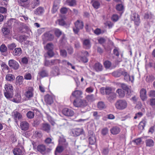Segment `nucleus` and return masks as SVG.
<instances>
[{
	"instance_id": "f257e3e1",
	"label": "nucleus",
	"mask_w": 155,
	"mask_h": 155,
	"mask_svg": "<svg viewBox=\"0 0 155 155\" xmlns=\"http://www.w3.org/2000/svg\"><path fill=\"white\" fill-rule=\"evenodd\" d=\"M5 89L4 93L6 97L8 99L12 97L14 91L12 85L9 84H6L5 86Z\"/></svg>"
},
{
	"instance_id": "f03ea898",
	"label": "nucleus",
	"mask_w": 155,
	"mask_h": 155,
	"mask_svg": "<svg viewBox=\"0 0 155 155\" xmlns=\"http://www.w3.org/2000/svg\"><path fill=\"white\" fill-rule=\"evenodd\" d=\"M116 108L119 110H123L125 109L127 107V101L124 99L117 100L115 104Z\"/></svg>"
},
{
	"instance_id": "7ed1b4c3",
	"label": "nucleus",
	"mask_w": 155,
	"mask_h": 155,
	"mask_svg": "<svg viewBox=\"0 0 155 155\" xmlns=\"http://www.w3.org/2000/svg\"><path fill=\"white\" fill-rule=\"evenodd\" d=\"M130 20L133 21L135 25L138 26L140 23V19L139 15L136 13L134 12L130 15Z\"/></svg>"
},
{
	"instance_id": "20e7f679",
	"label": "nucleus",
	"mask_w": 155,
	"mask_h": 155,
	"mask_svg": "<svg viewBox=\"0 0 155 155\" xmlns=\"http://www.w3.org/2000/svg\"><path fill=\"white\" fill-rule=\"evenodd\" d=\"M34 95V90L31 87H28L27 88L26 91L24 95L27 100H29L33 97Z\"/></svg>"
},
{
	"instance_id": "39448f33",
	"label": "nucleus",
	"mask_w": 155,
	"mask_h": 155,
	"mask_svg": "<svg viewBox=\"0 0 155 155\" xmlns=\"http://www.w3.org/2000/svg\"><path fill=\"white\" fill-rule=\"evenodd\" d=\"M70 100L71 101L73 102L74 105L76 107H78V91L75 90L73 91L70 97Z\"/></svg>"
},
{
	"instance_id": "423d86ee",
	"label": "nucleus",
	"mask_w": 155,
	"mask_h": 155,
	"mask_svg": "<svg viewBox=\"0 0 155 155\" xmlns=\"http://www.w3.org/2000/svg\"><path fill=\"white\" fill-rule=\"evenodd\" d=\"M9 66L13 69L17 70L19 67V65L18 62L13 59L10 60L8 62Z\"/></svg>"
},
{
	"instance_id": "0eeeda50",
	"label": "nucleus",
	"mask_w": 155,
	"mask_h": 155,
	"mask_svg": "<svg viewBox=\"0 0 155 155\" xmlns=\"http://www.w3.org/2000/svg\"><path fill=\"white\" fill-rule=\"evenodd\" d=\"M81 55L79 56L80 61L85 63L88 62V60L86 56L88 55V53L87 51H81Z\"/></svg>"
},
{
	"instance_id": "6e6552de",
	"label": "nucleus",
	"mask_w": 155,
	"mask_h": 155,
	"mask_svg": "<svg viewBox=\"0 0 155 155\" xmlns=\"http://www.w3.org/2000/svg\"><path fill=\"white\" fill-rule=\"evenodd\" d=\"M43 39L44 41H51L54 38V35L50 32H48L43 35Z\"/></svg>"
},
{
	"instance_id": "1a4fd4ad",
	"label": "nucleus",
	"mask_w": 155,
	"mask_h": 155,
	"mask_svg": "<svg viewBox=\"0 0 155 155\" xmlns=\"http://www.w3.org/2000/svg\"><path fill=\"white\" fill-rule=\"evenodd\" d=\"M62 113L64 115L68 117L72 116L74 114V111L72 110L67 108H65L63 110Z\"/></svg>"
},
{
	"instance_id": "9d476101",
	"label": "nucleus",
	"mask_w": 155,
	"mask_h": 155,
	"mask_svg": "<svg viewBox=\"0 0 155 155\" xmlns=\"http://www.w3.org/2000/svg\"><path fill=\"white\" fill-rule=\"evenodd\" d=\"M13 153L15 155H23L24 152V148H16L14 149L13 151Z\"/></svg>"
},
{
	"instance_id": "9b49d317",
	"label": "nucleus",
	"mask_w": 155,
	"mask_h": 155,
	"mask_svg": "<svg viewBox=\"0 0 155 155\" xmlns=\"http://www.w3.org/2000/svg\"><path fill=\"white\" fill-rule=\"evenodd\" d=\"M140 96L143 101L146 100L147 98V91L145 89L142 88L140 89Z\"/></svg>"
},
{
	"instance_id": "f8f14e48",
	"label": "nucleus",
	"mask_w": 155,
	"mask_h": 155,
	"mask_svg": "<svg viewBox=\"0 0 155 155\" xmlns=\"http://www.w3.org/2000/svg\"><path fill=\"white\" fill-rule=\"evenodd\" d=\"M120 131V129L117 126L113 127L110 129L111 133L113 135H116L118 134Z\"/></svg>"
},
{
	"instance_id": "ddd939ff",
	"label": "nucleus",
	"mask_w": 155,
	"mask_h": 155,
	"mask_svg": "<svg viewBox=\"0 0 155 155\" xmlns=\"http://www.w3.org/2000/svg\"><path fill=\"white\" fill-rule=\"evenodd\" d=\"M116 98V95L114 92L111 93L107 96V100L110 102H112L114 101Z\"/></svg>"
},
{
	"instance_id": "4468645a",
	"label": "nucleus",
	"mask_w": 155,
	"mask_h": 155,
	"mask_svg": "<svg viewBox=\"0 0 155 155\" xmlns=\"http://www.w3.org/2000/svg\"><path fill=\"white\" fill-rule=\"evenodd\" d=\"M45 102L48 104H51L53 102L52 96L49 94L46 95L45 97Z\"/></svg>"
},
{
	"instance_id": "2eb2a0df",
	"label": "nucleus",
	"mask_w": 155,
	"mask_h": 155,
	"mask_svg": "<svg viewBox=\"0 0 155 155\" xmlns=\"http://www.w3.org/2000/svg\"><path fill=\"white\" fill-rule=\"evenodd\" d=\"M84 47L86 49H89L90 48L91 45L90 40L88 39H85L83 41Z\"/></svg>"
},
{
	"instance_id": "dca6fc26",
	"label": "nucleus",
	"mask_w": 155,
	"mask_h": 155,
	"mask_svg": "<svg viewBox=\"0 0 155 155\" xmlns=\"http://www.w3.org/2000/svg\"><path fill=\"white\" fill-rule=\"evenodd\" d=\"M123 75L124 76V80L127 81H131L132 82L134 80V77L133 76H132V78H131L127 72L125 71H124Z\"/></svg>"
},
{
	"instance_id": "f3484780",
	"label": "nucleus",
	"mask_w": 155,
	"mask_h": 155,
	"mask_svg": "<svg viewBox=\"0 0 155 155\" xmlns=\"http://www.w3.org/2000/svg\"><path fill=\"white\" fill-rule=\"evenodd\" d=\"M87 105V102L84 99H78V107H84Z\"/></svg>"
},
{
	"instance_id": "a211bd4d",
	"label": "nucleus",
	"mask_w": 155,
	"mask_h": 155,
	"mask_svg": "<svg viewBox=\"0 0 155 155\" xmlns=\"http://www.w3.org/2000/svg\"><path fill=\"white\" fill-rule=\"evenodd\" d=\"M20 127L22 130H26L29 128V124L26 121H22L20 124Z\"/></svg>"
},
{
	"instance_id": "6ab92c4d",
	"label": "nucleus",
	"mask_w": 155,
	"mask_h": 155,
	"mask_svg": "<svg viewBox=\"0 0 155 155\" xmlns=\"http://www.w3.org/2000/svg\"><path fill=\"white\" fill-rule=\"evenodd\" d=\"M38 150L42 154H44L46 153V148L45 146L43 144H41L38 146Z\"/></svg>"
},
{
	"instance_id": "aec40b11",
	"label": "nucleus",
	"mask_w": 155,
	"mask_h": 155,
	"mask_svg": "<svg viewBox=\"0 0 155 155\" xmlns=\"http://www.w3.org/2000/svg\"><path fill=\"white\" fill-rule=\"evenodd\" d=\"M22 53V50L20 48H15L13 52V54L14 56H20Z\"/></svg>"
},
{
	"instance_id": "412c9836",
	"label": "nucleus",
	"mask_w": 155,
	"mask_h": 155,
	"mask_svg": "<svg viewBox=\"0 0 155 155\" xmlns=\"http://www.w3.org/2000/svg\"><path fill=\"white\" fill-rule=\"evenodd\" d=\"M42 129L47 132H49L50 130V126L49 124L47 123L42 124Z\"/></svg>"
},
{
	"instance_id": "4be33fe9",
	"label": "nucleus",
	"mask_w": 155,
	"mask_h": 155,
	"mask_svg": "<svg viewBox=\"0 0 155 155\" xmlns=\"http://www.w3.org/2000/svg\"><path fill=\"white\" fill-rule=\"evenodd\" d=\"M124 71L121 70H118L115 71L112 73V75L116 77H120L121 75H123Z\"/></svg>"
},
{
	"instance_id": "5701e85b",
	"label": "nucleus",
	"mask_w": 155,
	"mask_h": 155,
	"mask_svg": "<svg viewBox=\"0 0 155 155\" xmlns=\"http://www.w3.org/2000/svg\"><path fill=\"white\" fill-rule=\"evenodd\" d=\"M40 4L39 0H33L31 3L30 5V8H34L38 6Z\"/></svg>"
},
{
	"instance_id": "b1692460",
	"label": "nucleus",
	"mask_w": 155,
	"mask_h": 155,
	"mask_svg": "<svg viewBox=\"0 0 155 155\" xmlns=\"http://www.w3.org/2000/svg\"><path fill=\"white\" fill-rule=\"evenodd\" d=\"M13 116L15 120L21 119L22 117L21 114L19 112L16 111H14L13 113Z\"/></svg>"
},
{
	"instance_id": "393cba45",
	"label": "nucleus",
	"mask_w": 155,
	"mask_h": 155,
	"mask_svg": "<svg viewBox=\"0 0 155 155\" xmlns=\"http://www.w3.org/2000/svg\"><path fill=\"white\" fill-rule=\"evenodd\" d=\"M99 1V0H93L91 1V3L94 8L97 9L99 7L100 5Z\"/></svg>"
},
{
	"instance_id": "a878e982",
	"label": "nucleus",
	"mask_w": 155,
	"mask_h": 155,
	"mask_svg": "<svg viewBox=\"0 0 155 155\" xmlns=\"http://www.w3.org/2000/svg\"><path fill=\"white\" fill-rule=\"evenodd\" d=\"M102 66L99 62L96 63L94 65V69L97 71H100L102 70Z\"/></svg>"
},
{
	"instance_id": "bb28decb",
	"label": "nucleus",
	"mask_w": 155,
	"mask_h": 155,
	"mask_svg": "<svg viewBox=\"0 0 155 155\" xmlns=\"http://www.w3.org/2000/svg\"><path fill=\"white\" fill-rule=\"evenodd\" d=\"M86 99L89 102H92L95 100L94 94L88 95L86 97Z\"/></svg>"
},
{
	"instance_id": "cd10ccee",
	"label": "nucleus",
	"mask_w": 155,
	"mask_h": 155,
	"mask_svg": "<svg viewBox=\"0 0 155 155\" xmlns=\"http://www.w3.org/2000/svg\"><path fill=\"white\" fill-rule=\"evenodd\" d=\"M16 83L19 85H20L23 84L24 78L22 76H18L16 78Z\"/></svg>"
},
{
	"instance_id": "c85d7f7f",
	"label": "nucleus",
	"mask_w": 155,
	"mask_h": 155,
	"mask_svg": "<svg viewBox=\"0 0 155 155\" xmlns=\"http://www.w3.org/2000/svg\"><path fill=\"white\" fill-rule=\"evenodd\" d=\"M146 146L147 147H152L154 145V142L151 139H147L145 141Z\"/></svg>"
},
{
	"instance_id": "c756f323",
	"label": "nucleus",
	"mask_w": 155,
	"mask_h": 155,
	"mask_svg": "<svg viewBox=\"0 0 155 155\" xmlns=\"http://www.w3.org/2000/svg\"><path fill=\"white\" fill-rule=\"evenodd\" d=\"M44 10L43 8L40 7L37 8L35 11V13L37 15H40L43 13Z\"/></svg>"
},
{
	"instance_id": "7c9ffc66",
	"label": "nucleus",
	"mask_w": 155,
	"mask_h": 155,
	"mask_svg": "<svg viewBox=\"0 0 155 155\" xmlns=\"http://www.w3.org/2000/svg\"><path fill=\"white\" fill-rule=\"evenodd\" d=\"M146 121L145 120H142L138 125V127L140 130H143L146 124Z\"/></svg>"
},
{
	"instance_id": "2f4dec72",
	"label": "nucleus",
	"mask_w": 155,
	"mask_h": 155,
	"mask_svg": "<svg viewBox=\"0 0 155 155\" xmlns=\"http://www.w3.org/2000/svg\"><path fill=\"white\" fill-rule=\"evenodd\" d=\"M89 144L91 145L94 144L95 143L96 141V138L94 135H93V134L92 135L89 137Z\"/></svg>"
},
{
	"instance_id": "473e14b6",
	"label": "nucleus",
	"mask_w": 155,
	"mask_h": 155,
	"mask_svg": "<svg viewBox=\"0 0 155 155\" xmlns=\"http://www.w3.org/2000/svg\"><path fill=\"white\" fill-rule=\"evenodd\" d=\"M5 79L6 81H12L15 79V77L12 74H8L6 75Z\"/></svg>"
},
{
	"instance_id": "72a5a7b5",
	"label": "nucleus",
	"mask_w": 155,
	"mask_h": 155,
	"mask_svg": "<svg viewBox=\"0 0 155 155\" xmlns=\"http://www.w3.org/2000/svg\"><path fill=\"white\" fill-rule=\"evenodd\" d=\"M21 95L18 94H16L13 99V101L15 102L18 103L21 101Z\"/></svg>"
},
{
	"instance_id": "f704fd0d",
	"label": "nucleus",
	"mask_w": 155,
	"mask_h": 155,
	"mask_svg": "<svg viewBox=\"0 0 155 155\" xmlns=\"http://www.w3.org/2000/svg\"><path fill=\"white\" fill-rule=\"evenodd\" d=\"M116 92L117 93L120 98H122L124 97L125 96L124 92L122 89H118L116 91Z\"/></svg>"
},
{
	"instance_id": "c9c22d12",
	"label": "nucleus",
	"mask_w": 155,
	"mask_h": 155,
	"mask_svg": "<svg viewBox=\"0 0 155 155\" xmlns=\"http://www.w3.org/2000/svg\"><path fill=\"white\" fill-rule=\"evenodd\" d=\"M38 74L42 78H44L48 76V73L46 70H42L38 73Z\"/></svg>"
},
{
	"instance_id": "e433bc0d",
	"label": "nucleus",
	"mask_w": 155,
	"mask_h": 155,
	"mask_svg": "<svg viewBox=\"0 0 155 155\" xmlns=\"http://www.w3.org/2000/svg\"><path fill=\"white\" fill-rule=\"evenodd\" d=\"M97 106L98 108L100 110H101L106 108V106L104 102L102 101L99 102L98 103Z\"/></svg>"
},
{
	"instance_id": "4c0bfd02",
	"label": "nucleus",
	"mask_w": 155,
	"mask_h": 155,
	"mask_svg": "<svg viewBox=\"0 0 155 155\" xmlns=\"http://www.w3.org/2000/svg\"><path fill=\"white\" fill-rule=\"evenodd\" d=\"M154 79V77L152 75L147 76L146 78V81L149 83L152 82Z\"/></svg>"
},
{
	"instance_id": "58836bf2",
	"label": "nucleus",
	"mask_w": 155,
	"mask_h": 155,
	"mask_svg": "<svg viewBox=\"0 0 155 155\" xmlns=\"http://www.w3.org/2000/svg\"><path fill=\"white\" fill-rule=\"evenodd\" d=\"M45 49H46L48 51L52 50L53 49V45L52 43H48L46 46L45 47Z\"/></svg>"
},
{
	"instance_id": "ea45409f",
	"label": "nucleus",
	"mask_w": 155,
	"mask_h": 155,
	"mask_svg": "<svg viewBox=\"0 0 155 155\" xmlns=\"http://www.w3.org/2000/svg\"><path fill=\"white\" fill-rule=\"evenodd\" d=\"M64 150L63 147L62 146H58L56 149L55 153V155H58V153H61Z\"/></svg>"
},
{
	"instance_id": "a19ab883",
	"label": "nucleus",
	"mask_w": 155,
	"mask_h": 155,
	"mask_svg": "<svg viewBox=\"0 0 155 155\" xmlns=\"http://www.w3.org/2000/svg\"><path fill=\"white\" fill-rule=\"evenodd\" d=\"M26 116L28 118L32 119L35 116L34 112L31 111H28L26 114Z\"/></svg>"
},
{
	"instance_id": "79ce46f5",
	"label": "nucleus",
	"mask_w": 155,
	"mask_h": 155,
	"mask_svg": "<svg viewBox=\"0 0 155 155\" xmlns=\"http://www.w3.org/2000/svg\"><path fill=\"white\" fill-rule=\"evenodd\" d=\"M2 70L3 72H5V71H8L9 70V68L4 62L1 66Z\"/></svg>"
},
{
	"instance_id": "37998d69",
	"label": "nucleus",
	"mask_w": 155,
	"mask_h": 155,
	"mask_svg": "<svg viewBox=\"0 0 155 155\" xmlns=\"http://www.w3.org/2000/svg\"><path fill=\"white\" fill-rule=\"evenodd\" d=\"M70 134L71 135L73 136L77 137L78 136V129L75 128L72 129Z\"/></svg>"
},
{
	"instance_id": "c03bdc74",
	"label": "nucleus",
	"mask_w": 155,
	"mask_h": 155,
	"mask_svg": "<svg viewBox=\"0 0 155 155\" xmlns=\"http://www.w3.org/2000/svg\"><path fill=\"white\" fill-rule=\"evenodd\" d=\"M116 9L119 11H123L124 9V6L121 4H118L116 5Z\"/></svg>"
},
{
	"instance_id": "a18cd8bd",
	"label": "nucleus",
	"mask_w": 155,
	"mask_h": 155,
	"mask_svg": "<svg viewBox=\"0 0 155 155\" xmlns=\"http://www.w3.org/2000/svg\"><path fill=\"white\" fill-rule=\"evenodd\" d=\"M2 32L4 35H8L9 33V30L7 28H3L2 29Z\"/></svg>"
},
{
	"instance_id": "49530a36",
	"label": "nucleus",
	"mask_w": 155,
	"mask_h": 155,
	"mask_svg": "<svg viewBox=\"0 0 155 155\" xmlns=\"http://www.w3.org/2000/svg\"><path fill=\"white\" fill-rule=\"evenodd\" d=\"M54 33L56 36L59 37L62 34V32L59 29H56L55 30Z\"/></svg>"
},
{
	"instance_id": "de8ad7c7",
	"label": "nucleus",
	"mask_w": 155,
	"mask_h": 155,
	"mask_svg": "<svg viewBox=\"0 0 155 155\" xmlns=\"http://www.w3.org/2000/svg\"><path fill=\"white\" fill-rule=\"evenodd\" d=\"M24 78L25 79L27 80H30L31 79L32 76L31 74L29 73H26L24 76Z\"/></svg>"
},
{
	"instance_id": "09e8293b",
	"label": "nucleus",
	"mask_w": 155,
	"mask_h": 155,
	"mask_svg": "<svg viewBox=\"0 0 155 155\" xmlns=\"http://www.w3.org/2000/svg\"><path fill=\"white\" fill-rule=\"evenodd\" d=\"M105 92L106 94L107 95L110 94L111 93L113 92L112 91V89L110 87H106L105 89Z\"/></svg>"
},
{
	"instance_id": "8fccbe9b",
	"label": "nucleus",
	"mask_w": 155,
	"mask_h": 155,
	"mask_svg": "<svg viewBox=\"0 0 155 155\" xmlns=\"http://www.w3.org/2000/svg\"><path fill=\"white\" fill-rule=\"evenodd\" d=\"M0 50L2 52H4L7 50V48L4 44L2 45L0 47Z\"/></svg>"
},
{
	"instance_id": "3c124183",
	"label": "nucleus",
	"mask_w": 155,
	"mask_h": 155,
	"mask_svg": "<svg viewBox=\"0 0 155 155\" xmlns=\"http://www.w3.org/2000/svg\"><path fill=\"white\" fill-rule=\"evenodd\" d=\"M61 55L64 57H66L67 56V52L66 50L61 49L60 50Z\"/></svg>"
},
{
	"instance_id": "603ef678",
	"label": "nucleus",
	"mask_w": 155,
	"mask_h": 155,
	"mask_svg": "<svg viewBox=\"0 0 155 155\" xmlns=\"http://www.w3.org/2000/svg\"><path fill=\"white\" fill-rule=\"evenodd\" d=\"M60 62V60L59 59H55L51 60V63L52 64V65L59 64Z\"/></svg>"
},
{
	"instance_id": "864d4df0",
	"label": "nucleus",
	"mask_w": 155,
	"mask_h": 155,
	"mask_svg": "<svg viewBox=\"0 0 155 155\" xmlns=\"http://www.w3.org/2000/svg\"><path fill=\"white\" fill-rule=\"evenodd\" d=\"M84 23L81 21L78 20V30L82 29L84 27Z\"/></svg>"
},
{
	"instance_id": "5fc2aeb1",
	"label": "nucleus",
	"mask_w": 155,
	"mask_h": 155,
	"mask_svg": "<svg viewBox=\"0 0 155 155\" xmlns=\"http://www.w3.org/2000/svg\"><path fill=\"white\" fill-rule=\"evenodd\" d=\"M148 95L150 97H155V90L150 91L148 93Z\"/></svg>"
},
{
	"instance_id": "6e6d98bb",
	"label": "nucleus",
	"mask_w": 155,
	"mask_h": 155,
	"mask_svg": "<svg viewBox=\"0 0 155 155\" xmlns=\"http://www.w3.org/2000/svg\"><path fill=\"white\" fill-rule=\"evenodd\" d=\"M104 65L106 68H109L111 66V63L109 61H107L104 63Z\"/></svg>"
},
{
	"instance_id": "4d7b16f0",
	"label": "nucleus",
	"mask_w": 155,
	"mask_h": 155,
	"mask_svg": "<svg viewBox=\"0 0 155 155\" xmlns=\"http://www.w3.org/2000/svg\"><path fill=\"white\" fill-rule=\"evenodd\" d=\"M16 46V44L13 43L8 45V48L10 50H13Z\"/></svg>"
},
{
	"instance_id": "13d9d810",
	"label": "nucleus",
	"mask_w": 155,
	"mask_h": 155,
	"mask_svg": "<svg viewBox=\"0 0 155 155\" xmlns=\"http://www.w3.org/2000/svg\"><path fill=\"white\" fill-rule=\"evenodd\" d=\"M120 86L122 88V89L125 91L128 90L129 88V87H128L126 84L124 83H121L120 84Z\"/></svg>"
},
{
	"instance_id": "bf43d9fd",
	"label": "nucleus",
	"mask_w": 155,
	"mask_h": 155,
	"mask_svg": "<svg viewBox=\"0 0 155 155\" xmlns=\"http://www.w3.org/2000/svg\"><path fill=\"white\" fill-rule=\"evenodd\" d=\"M58 22V24L61 26H63L65 24V23L63 19H59L56 21V23Z\"/></svg>"
},
{
	"instance_id": "052dcab7",
	"label": "nucleus",
	"mask_w": 155,
	"mask_h": 155,
	"mask_svg": "<svg viewBox=\"0 0 155 155\" xmlns=\"http://www.w3.org/2000/svg\"><path fill=\"white\" fill-rule=\"evenodd\" d=\"M150 104L152 107L155 106V98H153L150 99Z\"/></svg>"
},
{
	"instance_id": "680f3d73",
	"label": "nucleus",
	"mask_w": 155,
	"mask_h": 155,
	"mask_svg": "<svg viewBox=\"0 0 155 155\" xmlns=\"http://www.w3.org/2000/svg\"><path fill=\"white\" fill-rule=\"evenodd\" d=\"M44 65L47 67L52 66L51 60L50 61L49 60H45L44 61Z\"/></svg>"
},
{
	"instance_id": "e2e57ef3",
	"label": "nucleus",
	"mask_w": 155,
	"mask_h": 155,
	"mask_svg": "<svg viewBox=\"0 0 155 155\" xmlns=\"http://www.w3.org/2000/svg\"><path fill=\"white\" fill-rule=\"evenodd\" d=\"M7 12V9L4 7L0 6V13L2 14L6 13Z\"/></svg>"
},
{
	"instance_id": "0e129e2a",
	"label": "nucleus",
	"mask_w": 155,
	"mask_h": 155,
	"mask_svg": "<svg viewBox=\"0 0 155 155\" xmlns=\"http://www.w3.org/2000/svg\"><path fill=\"white\" fill-rule=\"evenodd\" d=\"M75 27L73 28V30L75 34H78V20L74 23Z\"/></svg>"
},
{
	"instance_id": "69168bd1",
	"label": "nucleus",
	"mask_w": 155,
	"mask_h": 155,
	"mask_svg": "<svg viewBox=\"0 0 155 155\" xmlns=\"http://www.w3.org/2000/svg\"><path fill=\"white\" fill-rule=\"evenodd\" d=\"M47 117L48 120L50 122L51 124L52 125H54L55 124V123L54 121L52 120L51 117L50 115L47 114Z\"/></svg>"
},
{
	"instance_id": "338daca9",
	"label": "nucleus",
	"mask_w": 155,
	"mask_h": 155,
	"mask_svg": "<svg viewBox=\"0 0 155 155\" xmlns=\"http://www.w3.org/2000/svg\"><path fill=\"white\" fill-rule=\"evenodd\" d=\"M58 7L57 5L54 4L52 8L51 12L53 13H55L57 10Z\"/></svg>"
},
{
	"instance_id": "774afa93",
	"label": "nucleus",
	"mask_w": 155,
	"mask_h": 155,
	"mask_svg": "<svg viewBox=\"0 0 155 155\" xmlns=\"http://www.w3.org/2000/svg\"><path fill=\"white\" fill-rule=\"evenodd\" d=\"M113 52L114 54L116 55L117 56H119V51L118 49L115 48L113 50Z\"/></svg>"
}]
</instances>
